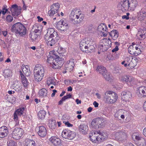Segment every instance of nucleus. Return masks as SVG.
<instances>
[{
  "mask_svg": "<svg viewBox=\"0 0 146 146\" xmlns=\"http://www.w3.org/2000/svg\"><path fill=\"white\" fill-rule=\"evenodd\" d=\"M70 18L74 24L80 23L84 19V17L81 14L79 9L75 8L71 11L69 16Z\"/></svg>",
  "mask_w": 146,
  "mask_h": 146,
  "instance_id": "1",
  "label": "nucleus"
},
{
  "mask_svg": "<svg viewBox=\"0 0 146 146\" xmlns=\"http://www.w3.org/2000/svg\"><path fill=\"white\" fill-rule=\"evenodd\" d=\"M56 53H54L52 51H50L48 56L47 62L50 66L54 68H57L60 65L61 63L59 60L58 56L56 54Z\"/></svg>",
  "mask_w": 146,
  "mask_h": 146,
  "instance_id": "2",
  "label": "nucleus"
},
{
  "mask_svg": "<svg viewBox=\"0 0 146 146\" xmlns=\"http://www.w3.org/2000/svg\"><path fill=\"white\" fill-rule=\"evenodd\" d=\"M79 44L80 48L82 51L86 53L91 52L95 48L92 41L86 38L82 40Z\"/></svg>",
  "mask_w": 146,
  "mask_h": 146,
  "instance_id": "3",
  "label": "nucleus"
},
{
  "mask_svg": "<svg viewBox=\"0 0 146 146\" xmlns=\"http://www.w3.org/2000/svg\"><path fill=\"white\" fill-rule=\"evenodd\" d=\"M118 98L117 94L112 91H107L104 94V100L107 103L112 104L115 103Z\"/></svg>",
  "mask_w": 146,
  "mask_h": 146,
  "instance_id": "4",
  "label": "nucleus"
},
{
  "mask_svg": "<svg viewBox=\"0 0 146 146\" xmlns=\"http://www.w3.org/2000/svg\"><path fill=\"white\" fill-rule=\"evenodd\" d=\"M34 75L35 79L37 81H40L43 78L44 73V67L40 64H37L34 70Z\"/></svg>",
  "mask_w": 146,
  "mask_h": 146,
  "instance_id": "5",
  "label": "nucleus"
},
{
  "mask_svg": "<svg viewBox=\"0 0 146 146\" xmlns=\"http://www.w3.org/2000/svg\"><path fill=\"white\" fill-rule=\"evenodd\" d=\"M11 31L20 36H23L26 34V29L21 23L18 22L12 26Z\"/></svg>",
  "mask_w": 146,
  "mask_h": 146,
  "instance_id": "6",
  "label": "nucleus"
},
{
  "mask_svg": "<svg viewBox=\"0 0 146 146\" xmlns=\"http://www.w3.org/2000/svg\"><path fill=\"white\" fill-rule=\"evenodd\" d=\"M114 136L117 140L120 141H125L127 139V135L125 130L118 131L116 132Z\"/></svg>",
  "mask_w": 146,
  "mask_h": 146,
  "instance_id": "7",
  "label": "nucleus"
},
{
  "mask_svg": "<svg viewBox=\"0 0 146 146\" xmlns=\"http://www.w3.org/2000/svg\"><path fill=\"white\" fill-rule=\"evenodd\" d=\"M109 42L107 39L101 40L100 42L98 48L103 52L106 51L110 46Z\"/></svg>",
  "mask_w": 146,
  "mask_h": 146,
  "instance_id": "8",
  "label": "nucleus"
},
{
  "mask_svg": "<svg viewBox=\"0 0 146 146\" xmlns=\"http://www.w3.org/2000/svg\"><path fill=\"white\" fill-rule=\"evenodd\" d=\"M24 134V131L21 128H15L13 132L12 137L16 140L20 139Z\"/></svg>",
  "mask_w": 146,
  "mask_h": 146,
  "instance_id": "9",
  "label": "nucleus"
},
{
  "mask_svg": "<svg viewBox=\"0 0 146 146\" xmlns=\"http://www.w3.org/2000/svg\"><path fill=\"white\" fill-rule=\"evenodd\" d=\"M57 29L60 30L65 31L69 28V26L66 21L61 20L59 21L56 25Z\"/></svg>",
  "mask_w": 146,
  "mask_h": 146,
  "instance_id": "10",
  "label": "nucleus"
},
{
  "mask_svg": "<svg viewBox=\"0 0 146 146\" xmlns=\"http://www.w3.org/2000/svg\"><path fill=\"white\" fill-rule=\"evenodd\" d=\"M62 135L63 138L71 140L73 139L76 136V134L74 131L65 130L62 132Z\"/></svg>",
  "mask_w": 146,
  "mask_h": 146,
  "instance_id": "11",
  "label": "nucleus"
},
{
  "mask_svg": "<svg viewBox=\"0 0 146 146\" xmlns=\"http://www.w3.org/2000/svg\"><path fill=\"white\" fill-rule=\"evenodd\" d=\"M60 7L59 3H57L53 4L51 6V10L49 11L48 14L50 16H52L58 13Z\"/></svg>",
  "mask_w": 146,
  "mask_h": 146,
  "instance_id": "12",
  "label": "nucleus"
},
{
  "mask_svg": "<svg viewBox=\"0 0 146 146\" xmlns=\"http://www.w3.org/2000/svg\"><path fill=\"white\" fill-rule=\"evenodd\" d=\"M122 99L125 101H129L132 98V94L131 92L128 91L123 92L121 94Z\"/></svg>",
  "mask_w": 146,
  "mask_h": 146,
  "instance_id": "13",
  "label": "nucleus"
},
{
  "mask_svg": "<svg viewBox=\"0 0 146 146\" xmlns=\"http://www.w3.org/2000/svg\"><path fill=\"white\" fill-rule=\"evenodd\" d=\"M45 36L52 37L53 38H56V40H58L59 38V36H58L57 32L54 29L51 28H50L48 29L47 34Z\"/></svg>",
  "mask_w": 146,
  "mask_h": 146,
  "instance_id": "14",
  "label": "nucleus"
},
{
  "mask_svg": "<svg viewBox=\"0 0 146 146\" xmlns=\"http://www.w3.org/2000/svg\"><path fill=\"white\" fill-rule=\"evenodd\" d=\"M89 137L91 141L93 142L96 143L99 141V131H92L90 133Z\"/></svg>",
  "mask_w": 146,
  "mask_h": 146,
  "instance_id": "15",
  "label": "nucleus"
},
{
  "mask_svg": "<svg viewBox=\"0 0 146 146\" xmlns=\"http://www.w3.org/2000/svg\"><path fill=\"white\" fill-rule=\"evenodd\" d=\"M44 39L46 43L48 46H52L56 42V38L47 36H44Z\"/></svg>",
  "mask_w": 146,
  "mask_h": 146,
  "instance_id": "16",
  "label": "nucleus"
},
{
  "mask_svg": "<svg viewBox=\"0 0 146 146\" xmlns=\"http://www.w3.org/2000/svg\"><path fill=\"white\" fill-rule=\"evenodd\" d=\"M136 94L140 98L146 96V87L144 86L139 87L137 91Z\"/></svg>",
  "mask_w": 146,
  "mask_h": 146,
  "instance_id": "17",
  "label": "nucleus"
},
{
  "mask_svg": "<svg viewBox=\"0 0 146 146\" xmlns=\"http://www.w3.org/2000/svg\"><path fill=\"white\" fill-rule=\"evenodd\" d=\"M98 31L101 32L103 36H106L108 34L107 28L106 25L102 24L99 25L98 27Z\"/></svg>",
  "mask_w": 146,
  "mask_h": 146,
  "instance_id": "18",
  "label": "nucleus"
},
{
  "mask_svg": "<svg viewBox=\"0 0 146 146\" xmlns=\"http://www.w3.org/2000/svg\"><path fill=\"white\" fill-rule=\"evenodd\" d=\"M126 112V111L125 110L122 109L120 110L117 111L115 113V117L119 120H121V119H124Z\"/></svg>",
  "mask_w": 146,
  "mask_h": 146,
  "instance_id": "19",
  "label": "nucleus"
},
{
  "mask_svg": "<svg viewBox=\"0 0 146 146\" xmlns=\"http://www.w3.org/2000/svg\"><path fill=\"white\" fill-rule=\"evenodd\" d=\"M122 3L120 5V9L122 11L125 12L129 9V5L128 0H123Z\"/></svg>",
  "mask_w": 146,
  "mask_h": 146,
  "instance_id": "20",
  "label": "nucleus"
},
{
  "mask_svg": "<svg viewBox=\"0 0 146 146\" xmlns=\"http://www.w3.org/2000/svg\"><path fill=\"white\" fill-rule=\"evenodd\" d=\"M137 19L139 21H143L146 19V11L141 9L137 13Z\"/></svg>",
  "mask_w": 146,
  "mask_h": 146,
  "instance_id": "21",
  "label": "nucleus"
},
{
  "mask_svg": "<svg viewBox=\"0 0 146 146\" xmlns=\"http://www.w3.org/2000/svg\"><path fill=\"white\" fill-rule=\"evenodd\" d=\"M8 134L7 127L5 126H3L0 127V137L3 138L7 136Z\"/></svg>",
  "mask_w": 146,
  "mask_h": 146,
  "instance_id": "22",
  "label": "nucleus"
},
{
  "mask_svg": "<svg viewBox=\"0 0 146 146\" xmlns=\"http://www.w3.org/2000/svg\"><path fill=\"white\" fill-rule=\"evenodd\" d=\"M49 140L51 142L56 146H60L61 144L60 139L55 136L52 137L50 138Z\"/></svg>",
  "mask_w": 146,
  "mask_h": 146,
  "instance_id": "23",
  "label": "nucleus"
},
{
  "mask_svg": "<svg viewBox=\"0 0 146 146\" xmlns=\"http://www.w3.org/2000/svg\"><path fill=\"white\" fill-rule=\"evenodd\" d=\"M38 127V135L42 137L45 136L47 134V130L46 128L43 126H39Z\"/></svg>",
  "mask_w": 146,
  "mask_h": 146,
  "instance_id": "24",
  "label": "nucleus"
},
{
  "mask_svg": "<svg viewBox=\"0 0 146 146\" xmlns=\"http://www.w3.org/2000/svg\"><path fill=\"white\" fill-rule=\"evenodd\" d=\"M24 110V108L17 109L14 113V119L15 120H17L18 119V116H21L23 114Z\"/></svg>",
  "mask_w": 146,
  "mask_h": 146,
  "instance_id": "25",
  "label": "nucleus"
},
{
  "mask_svg": "<svg viewBox=\"0 0 146 146\" xmlns=\"http://www.w3.org/2000/svg\"><path fill=\"white\" fill-rule=\"evenodd\" d=\"M75 61L73 59H70L69 61L67 62L65 64L66 68L70 69V70H72L74 66Z\"/></svg>",
  "mask_w": 146,
  "mask_h": 146,
  "instance_id": "26",
  "label": "nucleus"
},
{
  "mask_svg": "<svg viewBox=\"0 0 146 146\" xmlns=\"http://www.w3.org/2000/svg\"><path fill=\"white\" fill-rule=\"evenodd\" d=\"M129 9L134 11L137 5V2L136 0H128Z\"/></svg>",
  "mask_w": 146,
  "mask_h": 146,
  "instance_id": "27",
  "label": "nucleus"
},
{
  "mask_svg": "<svg viewBox=\"0 0 146 146\" xmlns=\"http://www.w3.org/2000/svg\"><path fill=\"white\" fill-rule=\"evenodd\" d=\"M23 73L27 76H29L31 74L30 68L29 66L23 65L21 67Z\"/></svg>",
  "mask_w": 146,
  "mask_h": 146,
  "instance_id": "28",
  "label": "nucleus"
},
{
  "mask_svg": "<svg viewBox=\"0 0 146 146\" xmlns=\"http://www.w3.org/2000/svg\"><path fill=\"white\" fill-rule=\"evenodd\" d=\"M99 131V141H103L104 140L107 139L108 137L107 134L104 131Z\"/></svg>",
  "mask_w": 146,
  "mask_h": 146,
  "instance_id": "29",
  "label": "nucleus"
},
{
  "mask_svg": "<svg viewBox=\"0 0 146 146\" xmlns=\"http://www.w3.org/2000/svg\"><path fill=\"white\" fill-rule=\"evenodd\" d=\"M80 131L83 134L86 133L88 130V126L84 124H81L78 127Z\"/></svg>",
  "mask_w": 146,
  "mask_h": 146,
  "instance_id": "30",
  "label": "nucleus"
},
{
  "mask_svg": "<svg viewBox=\"0 0 146 146\" xmlns=\"http://www.w3.org/2000/svg\"><path fill=\"white\" fill-rule=\"evenodd\" d=\"M136 47V44H133V45L130 46L128 48V50L129 53L132 55H135V50Z\"/></svg>",
  "mask_w": 146,
  "mask_h": 146,
  "instance_id": "31",
  "label": "nucleus"
},
{
  "mask_svg": "<svg viewBox=\"0 0 146 146\" xmlns=\"http://www.w3.org/2000/svg\"><path fill=\"white\" fill-rule=\"evenodd\" d=\"M96 70L102 75L106 73L107 71L106 68L102 66H98L96 69Z\"/></svg>",
  "mask_w": 146,
  "mask_h": 146,
  "instance_id": "32",
  "label": "nucleus"
},
{
  "mask_svg": "<svg viewBox=\"0 0 146 146\" xmlns=\"http://www.w3.org/2000/svg\"><path fill=\"white\" fill-rule=\"evenodd\" d=\"M20 76L21 78L22 83L25 87H27L29 84V82L26 79L24 75L23 74H21Z\"/></svg>",
  "mask_w": 146,
  "mask_h": 146,
  "instance_id": "33",
  "label": "nucleus"
},
{
  "mask_svg": "<svg viewBox=\"0 0 146 146\" xmlns=\"http://www.w3.org/2000/svg\"><path fill=\"white\" fill-rule=\"evenodd\" d=\"M110 35L113 40L116 39L118 36V33L117 31L114 30L109 33Z\"/></svg>",
  "mask_w": 146,
  "mask_h": 146,
  "instance_id": "34",
  "label": "nucleus"
},
{
  "mask_svg": "<svg viewBox=\"0 0 146 146\" xmlns=\"http://www.w3.org/2000/svg\"><path fill=\"white\" fill-rule=\"evenodd\" d=\"M47 91L44 88L40 90L39 92V96L42 98L46 97L47 95Z\"/></svg>",
  "mask_w": 146,
  "mask_h": 146,
  "instance_id": "35",
  "label": "nucleus"
},
{
  "mask_svg": "<svg viewBox=\"0 0 146 146\" xmlns=\"http://www.w3.org/2000/svg\"><path fill=\"white\" fill-rule=\"evenodd\" d=\"M48 126L52 129H55L56 127L55 121L52 119L49 120L48 121Z\"/></svg>",
  "mask_w": 146,
  "mask_h": 146,
  "instance_id": "36",
  "label": "nucleus"
},
{
  "mask_svg": "<svg viewBox=\"0 0 146 146\" xmlns=\"http://www.w3.org/2000/svg\"><path fill=\"white\" fill-rule=\"evenodd\" d=\"M130 77H128L127 76L124 75L122 76L120 78V80L123 82H131L133 80V78H130Z\"/></svg>",
  "mask_w": 146,
  "mask_h": 146,
  "instance_id": "37",
  "label": "nucleus"
},
{
  "mask_svg": "<svg viewBox=\"0 0 146 146\" xmlns=\"http://www.w3.org/2000/svg\"><path fill=\"white\" fill-rule=\"evenodd\" d=\"M136 48L135 55L137 56L141 53L142 49L141 46L139 44H136Z\"/></svg>",
  "mask_w": 146,
  "mask_h": 146,
  "instance_id": "38",
  "label": "nucleus"
},
{
  "mask_svg": "<svg viewBox=\"0 0 146 146\" xmlns=\"http://www.w3.org/2000/svg\"><path fill=\"white\" fill-rule=\"evenodd\" d=\"M46 112L44 110H41L38 113V117L40 119L44 118L46 114Z\"/></svg>",
  "mask_w": 146,
  "mask_h": 146,
  "instance_id": "39",
  "label": "nucleus"
},
{
  "mask_svg": "<svg viewBox=\"0 0 146 146\" xmlns=\"http://www.w3.org/2000/svg\"><path fill=\"white\" fill-rule=\"evenodd\" d=\"M91 127L94 129H97L99 128L97 122L96 118L94 119L92 121L91 124Z\"/></svg>",
  "mask_w": 146,
  "mask_h": 146,
  "instance_id": "40",
  "label": "nucleus"
},
{
  "mask_svg": "<svg viewBox=\"0 0 146 146\" xmlns=\"http://www.w3.org/2000/svg\"><path fill=\"white\" fill-rule=\"evenodd\" d=\"M71 95L69 94L67 95L66 96H64L62 98L61 100H60L58 102V105H60L62 104L63 101H64L65 100L71 98Z\"/></svg>",
  "mask_w": 146,
  "mask_h": 146,
  "instance_id": "41",
  "label": "nucleus"
},
{
  "mask_svg": "<svg viewBox=\"0 0 146 146\" xmlns=\"http://www.w3.org/2000/svg\"><path fill=\"white\" fill-rule=\"evenodd\" d=\"M35 142L33 140L27 139L26 142L27 146H35Z\"/></svg>",
  "mask_w": 146,
  "mask_h": 146,
  "instance_id": "42",
  "label": "nucleus"
},
{
  "mask_svg": "<svg viewBox=\"0 0 146 146\" xmlns=\"http://www.w3.org/2000/svg\"><path fill=\"white\" fill-rule=\"evenodd\" d=\"M12 15L13 16H17L21 13V10L19 9L11 11Z\"/></svg>",
  "mask_w": 146,
  "mask_h": 146,
  "instance_id": "43",
  "label": "nucleus"
},
{
  "mask_svg": "<svg viewBox=\"0 0 146 146\" xmlns=\"http://www.w3.org/2000/svg\"><path fill=\"white\" fill-rule=\"evenodd\" d=\"M137 146H146V140L144 139H141V141H138Z\"/></svg>",
  "mask_w": 146,
  "mask_h": 146,
  "instance_id": "44",
  "label": "nucleus"
},
{
  "mask_svg": "<svg viewBox=\"0 0 146 146\" xmlns=\"http://www.w3.org/2000/svg\"><path fill=\"white\" fill-rule=\"evenodd\" d=\"M141 34L140 35L141 38L144 39L146 37V28H143L141 30Z\"/></svg>",
  "mask_w": 146,
  "mask_h": 146,
  "instance_id": "45",
  "label": "nucleus"
},
{
  "mask_svg": "<svg viewBox=\"0 0 146 146\" xmlns=\"http://www.w3.org/2000/svg\"><path fill=\"white\" fill-rule=\"evenodd\" d=\"M39 30L38 29L36 30L35 31V33H32L30 36L31 39L33 40H35L38 37V35L37 34H36L35 33L38 32Z\"/></svg>",
  "mask_w": 146,
  "mask_h": 146,
  "instance_id": "46",
  "label": "nucleus"
},
{
  "mask_svg": "<svg viewBox=\"0 0 146 146\" xmlns=\"http://www.w3.org/2000/svg\"><path fill=\"white\" fill-rule=\"evenodd\" d=\"M47 84L49 85L50 84H53L54 85L56 84L54 80L51 78H48L47 80Z\"/></svg>",
  "mask_w": 146,
  "mask_h": 146,
  "instance_id": "47",
  "label": "nucleus"
},
{
  "mask_svg": "<svg viewBox=\"0 0 146 146\" xmlns=\"http://www.w3.org/2000/svg\"><path fill=\"white\" fill-rule=\"evenodd\" d=\"M103 76L106 80L109 81L112 79L111 78V75L108 73L107 72L106 73L104 74Z\"/></svg>",
  "mask_w": 146,
  "mask_h": 146,
  "instance_id": "48",
  "label": "nucleus"
},
{
  "mask_svg": "<svg viewBox=\"0 0 146 146\" xmlns=\"http://www.w3.org/2000/svg\"><path fill=\"white\" fill-rule=\"evenodd\" d=\"M56 52L59 54H62L65 52L64 49L61 47H58V49L56 50Z\"/></svg>",
  "mask_w": 146,
  "mask_h": 146,
  "instance_id": "49",
  "label": "nucleus"
},
{
  "mask_svg": "<svg viewBox=\"0 0 146 146\" xmlns=\"http://www.w3.org/2000/svg\"><path fill=\"white\" fill-rule=\"evenodd\" d=\"M97 124L100 127H101L102 125H103V123H102L103 120L102 119L100 118H96Z\"/></svg>",
  "mask_w": 146,
  "mask_h": 146,
  "instance_id": "50",
  "label": "nucleus"
},
{
  "mask_svg": "<svg viewBox=\"0 0 146 146\" xmlns=\"http://www.w3.org/2000/svg\"><path fill=\"white\" fill-rule=\"evenodd\" d=\"M6 21L8 23L11 22L13 20V17L10 15H7L5 19Z\"/></svg>",
  "mask_w": 146,
  "mask_h": 146,
  "instance_id": "51",
  "label": "nucleus"
},
{
  "mask_svg": "<svg viewBox=\"0 0 146 146\" xmlns=\"http://www.w3.org/2000/svg\"><path fill=\"white\" fill-rule=\"evenodd\" d=\"M132 137L133 138H135V139L138 141H141V139H143V138L141 137L138 135H132Z\"/></svg>",
  "mask_w": 146,
  "mask_h": 146,
  "instance_id": "52",
  "label": "nucleus"
},
{
  "mask_svg": "<svg viewBox=\"0 0 146 146\" xmlns=\"http://www.w3.org/2000/svg\"><path fill=\"white\" fill-rule=\"evenodd\" d=\"M22 88V87L20 84L19 85H18L17 86H16L15 88L14 89L16 91H21V89Z\"/></svg>",
  "mask_w": 146,
  "mask_h": 146,
  "instance_id": "53",
  "label": "nucleus"
},
{
  "mask_svg": "<svg viewBox=\"0 0 146 146\" xmlns=\"http://www.w3.org/2000/svg\"><path fill=\"white\" fill-rule=\"evenodd\" d=\"M8 145V146H16L15 142L12 140H10L9 141Z\"/></svg>",
  "mask_w": 146,
  "mask_h": 146,
  "instance_id": "54",
  "label": "nucleus"
},
{
  "mask_svg": "<svg viewBox=\"0 0 146 146\" xmlns=\"http://www.w3.org/2000/svg\"><path fill=\"white\" fill-rule=\"evenodd\" d=\"M18 9V6L16 4H14L13 5L11 9V11H13L14 10Z\"/></svg>",
  "mask_w": 146,
  "mask_h": 146,
  "instance_id": "55",
  "label": "nucleus"
},
{
  "mask_svg": "<svg viewBox=\"0 0 146 146\" xmlns=\"http://www.w3.org/2000/svg\"><path fill=\"white\" fill-rule=\"evenodd\" d=\"M135 66V65H133V62L131 61L129 63H128V66H129L131 69L133 68Z\"/></svg>",
  "mask_w": 146,
  "mask_h": 146,
  "instance_id": "56",
  "label": "nucleus"
},
{
  "mask_svg": "<svg viewBox=\"0 0 146 146\" xmlns=\"http://www.w3.org/2000/svg\"><path fill=\"white\" fill-rule=\"evenodd\" d=\"M108 58L109 60H113L115 58V57L113 56V55L112 54H110L108 56Z\"/></svg>",
  "mask_w": 146,
  "mask_h": 146,
  "instance_id": "57",
  "label": "nucleus"
},
{
  "mask_svg": "<svg viewBox=\"0 0 146 146\" xmlns=\"http://www.w3.org/2000/svg\"><path fill=\"white\" fill-rule=\"evenodd\" d=\"M19 82L17 81H14V83L13 84V86L14 88L17 86L19 84Z\"/></svg>",
  "mask_w": 146,
  "mask_h": 146,
  "instance_id": "58",
  "label": "nucleus"
},
{
  "mask_svg": "<svg viewBox=\"0 0 146 146\" xmlns=\"http://www.w3.org/2000/svg\"><path fill=\"white\" fill-rule=\"evenodd\" d=\"M65 124L68 127H72L73 126V125L71 124L68 121L65 122Z\"/></svg>",
  "mask_w": 146,
  "mask_h": 146,
  "instance_id": "59",
  "label": "nucleus"
},
{
  "mask_svg": "<svg viewBox=\"0 0 146 146\" xmlns=\"http://www.w3.org/2000/svg\"><path fill=\"white\" fill-rule=\"evenodd\" d=\"M2 11L3 14L4 15L7 11V9H6L5 7H4V8L2 9Z\"/></svg>",
  "mask_w": 146,
  "mask_h": 146,
  "instance_id": "60",
  "label": "nucleus"
},
{
  "mask_svg": "<svg viewBox=\"0 0 146 146\" xmlns=\"http://www.w3.org/2000/svg\"><path fill=\"white\" fill-rule=\"evenodd\" d=\"M119 50V48L117 46H116L115 48L113 49L112 50V52H116L117 51H118Z\"/></svg>",
  "mask_w": 146,
  "mask_h": 146,
  "instance_id": "61",
  "label": "nucleus"
},
{
  "mask_svg": "<svg viewBox=\"0 0 146 146\" xmlns=\"http://www.w3.org/2000/svg\"><path fill=\"white\" fill-rule=\"evenodd\" d=\"M124 61H126V62L127 63H129L131 60H130L129 58L127 57L125 58V60Z\"/></svg>",
  "mask_w": 146,
  "mask_h": 146,
  "instance_id": "62",
  "label": "nucleus"
},
{
  "mask_svg": "<svg viewBox=\"0 0 146 146\" xmlns=\"http://www.w3.org/2000/svg\"><path fill=\"white\" fill-rule=\"evenodd\" d=\"M37 18L38 19V22H41L43 20V19L42 18L40 17L39 16H37Z\"/></svg>",
  "mask_w": 146,
  "mask_h": 146,
  "instance_id": "63",
  "label": "nucleus"
},
{
  "mask_svg": "<svg viewBox=\"0 0 146 146\" xmlns=\"http://www.w3.org/2000/svg\"><path fill=\"white\" fill-rule=\"evenodd\" d=\"M143 108L144 111L146 112V101L144 103Z\"/></svg>",
  "mask_w": 146,
  "mask_h": 146,
  "instance_id": "64",
  "label": "nucleus"
}]
</instances>
